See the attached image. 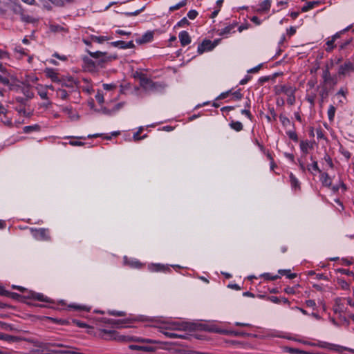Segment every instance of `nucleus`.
Here are the masks:
<instances>
[{"mask_svg":"<svg viewBox=\"0 0 354 354\" xmlns=\"http://www.w3.org/2000/svg\"><path fill=\"white\" fill-rule=\"evenodd\" d=\"M308 306L313 307L315 306V302L313 300H308L306 301Z\"/></svg>","mask_w":354,"mask_h":354,"instance_id":"nucleus-64","label":"nucleus"},{"mask_svg":"<svg viewBox=\"0 0 354 354\" xmlns=\"http://www.w3.org/2000/svg\"><path fill=\"white\" fill-rule=\"evenodd\" d=\"M122 106V103H118V104H117L114 106V108H113V111H118V110H119Z\"/></svg>","mask_w":354,"mask_h":354,"instance_id":"nucleus-63","label":"nucleus"},{"mask_svg":"<svg viewBox=\"0 0 354 354\" xmlns=\"http://www.w3.org/2000/svg\"><path fill=\"white\" fill-rule=\"evenodd\" d=\"M124 263L129 265L132 268H140L141 266V263L136 260H128L127 257L124 259Z\"/></svg>","mask_w":354,"mask_h":354,"instance_id":"nucleus-21","label":"nucleus"},{"mask_svg":"<svg viewBox=\"0 0 354 354\" xmlns=\"http://www.w3.org/2000/svg\"><path fill=\"white\" fill-rule=\"evenodd\" d=\"M15 80V77L10 73H7L6 75L0 73V82L3 85L9 86L10 88L12 86L10 80Z\"/></svg>","mask_w":354,"mask_h":354,"instance_id":"nucleus-9","label":"nucleus"},{"mask_svg":"<svg viewBox=\"0 0 354 354\" xmlns=\"http://www.w3.org/2000/svg\"><path fill=\"white\" fill-rule=\"evenodd\" d=\"M3 340L8 342H16L21 340V338L16 336L10 335L8 334H4Z\"/></svg>","mask_w":354,"mask_h":354,"instance_id":"nucleus-20","label":"nucleus"},{"mask_svg":"<svg viewBox=\"0 0 354 354\" xmlns=\"http://www.w3.org/2000/svg\"><path fill=\"white\" fill-rule=\"evenodd\" d=\"M20 17H21V19L23 21H25V22H27V23H32V22L35 21V20H34V19L32 17H31L29 15H25L24 12L21 13V15Z\"/></svg>","mask_w":354,"mask_h":354,"instance_id":"nucleus-33","label":"nucleus"},{"mask_svg":"<svg viewBox=\"0 0 354 354\" xmlns=\"http://www.w3.org/2000/svg\"><path fill=\"white\" fill-rule=\"evenodd\" d=\"M12 11L17 15H21V13H24L23 9L19 5H14L12 7Z\"/></svg>","mask_w":354,"mask_h":354,"instance_id":"nucleus-35","label":"nucleus"},{"mask_svg":"<svg viewBox=\"0 0 354 354\" xmlns=\"http://www.w3.org/2000/svg\"><path fill=\"white\" fill-rule=\"evenodd\" d=\"M111 44L114 47L120 48L122 49H125V41H113V42L111 43Z\"/></svg>","mask_w":354,"mask_h":354,"instance_id":"nucleus-34","label":"nucleus"},{"mask_svg":"<svg viewBox=\"0 0 354 354\" xmlns=\"http://www.w3.org/2000/svg\"><path fill=\"white\" fill-rule=\"evenodd\" d=\"M198 15V12L195 10H191L187 13V17L190 19H194Z\"/></svg>","mask_w":354,"mask_h":354,"instance_id":"nucleus-38","label":"nucleus"},{"mask_svg":"<svg viewBox=\"0 0 354 354\" xmlns=\"http://www.w3.org/2000/svg\"><path fill=\"white\" fill-rule=\"evenodd\" d=\"M0 72L1 73H3L6 75L7 73H9L7 69L2 65V64L0 63Z\"/></svg>","mask_w":354,"mask_h":354,"instance_id":"nucleus-59","label":"nucleus"},{"mask_svg":"<svg viewBox=\"0 0 354 354\" xmlns=\"http://www.w3.org/2000/svg\"><path fill=\"white\" fill-rule=\"evenodd\" d=\"M248 26H248V24H246V25H241V26H240L239 27L238 30H239V31L241 32H242L243 30H246V29H248Z\"/></svg>","mask_w":354,"mask_h":354,"instance_id":"nucleus-60","label":"nucleus"},{"mask_svg":"<svg viewBox=\"0 0 354 354\" xmlns=\"http://www.w3.org/2000/svg\"><path fill=\"white\" fill-rule=\"evenodd\" d=\"M178 37L183 46H185L191 43V37L187 31L180 32Z\"/></svg>","mask_w":354,"mask_h":354,"instance_id":"nucleus-11","label":"nucleus"},{"mask_svg":"<svg viewBox=\"0 0 354 354\" xmlns=\"http://www.w3.org/2000/svg\"><path fill=\"white\" fill-rule=\"evenodd\" d=\"M295 88L287 86H281L277 90L278 93L287 94V102L290 105H292L295 102Z\"/></svg>","mask_w":354,"mask_h":354,"instance_id":"nucleus-3","label":"nucleus"},{"mask_svg":"<svg viewBox=\"0 0 354 354\" xmlns=\"http://www.w3.org/2000/svg\"><path fill=\"white\" fill-rule=\"evenodd\" d=\"M84 61L86 64V67L89 71H93L95 68V62L88 58H84Z\"/></svg>","mask_w":354,"mask_h":354,"instance_id":"nucleus-25","label":"nucleus"},{"mask_svg":"<svg viewBox=\"0 0 354 354\" xmlns=\"http://www.w3.org/2000/svg\"><path fill=\"white\" fill-rule=\"evenodd\" d=\"M320 180L323 185L330 187L331 185V179L326 173H320Z\"/></svg>","mask_w":354,"mask_h":354,"instance_id":"nucleus-17","label":"nucleus"},{"mask_svg":"<svg viewBox=\"0 0 354 354\" xmlns=\"http://www.w3.org/2000/svg\"><path fill=\"white\" fill-rule=\"evenodd\" d=\"M57 95L62 100H66L68 97V93L64 89L59 88L57 91Z\"/></svg>","mask_w":354,"mask_h":354,"instance_id":"nucleus-31","label":"nucleus"},{"mask_svg":"<svg viewBox=\"0 0 354 354\" xmlns=\"http://www.w3.org/2000/svg\"><path fill=\"white\" fill-rule=\"evenodd\" d=\"M163 334L169 338H180V339H185V335H179L174 333H170V332H162Z\"/></svg>","mask_w":354,"mask_h":354,"instance_id":"nucleus-27","label":"nucleus"},{"mask_svg":"<svg viewBox=\"0 0 354 354\" xmlns=\"http://www.w3.org/2000/svg\"><path fill=\"white\" fill-rule=\"evenodd\" d=\"M271 3H272L271 0L263 1V2H261L259 4V8H257V11L259 13H264V12H268L270 8Z\"/></svg>","mask_w":354,"mask_h":354,"instance_id":"nucleus-12","label":"nucleus"},{"mask_svg":"<svg viewBox=\"0 0 354 354\" xmlns=\"http://www.w3.org/2000/svg\"><path fill=\"white\" fill-rule=\"evenodd\" d=\"M142 128H140V130H139L138 132H136V133H134V135H133V139H134L135 140H140L141 138H145V136H143L142 138H140V137H139V134H140V131H142Z\"/></svg>","mask_w":354,"mask_h":354,"instance_id":"nucleus-52","label":"nucleus"},{"mask_svg":"<svg viewBox=\"0 0 354 354\" xmlns=\"http://www.w3.org/2000/svg\"><path fill=\"white\" fill-rule=\"evenodd\" d=\"M230 127L236 131H240L243 129V124L240 122H232Z\"/></svg>","mask_w":354,"mask_h":354,"instance_id":"nucleus-30","label":"nucleus"},{"mask_svg":"<svg viewBox=\"0 0 354 354\" xmlns=\"http://www.w3.org/2000/svg\"><path fill=\"white\" fill-rule=\"evenodd\" d=\"M354 71V63L349 61L346 62L339 67V74L346 75Z\"/></svg>","mask_w":354,"mask_h":354,"instance_id":"nucleus-8","label":"nucleus"},{"mask_svg":"<svg viewBox=\"0 0 354 354\" xmlns=\"http://www.w3.org/2000/svg\"><path fill=\"white\" fill-rule=\"evenodd\" d=\"M46 74L47 77L50 78L53 82H57V83H62L61 80L58 77L57 73L55 72L54 69L52 68H46Z\"/></svg>","mask_w":354,"mask_h":354,"instance_id":"nucleus-14","label":"nucleus"},{"mask_svg":"<svg viewBox=\"0 0 354 354\" xmlns=\"http://www.w3.org/2000/svg\"><path fill=\"white\" fill-rule=\"evenodd\" d=\"M187 4V0H183L180 2H179L178 3L174 5V6H172L169 8V11L171 12H173L176 10H178L180 9V8L185 6V5Z\"/></svg>","mask_w":354,"mask_h":354,"instance_id":"nucleus-28","label":"nucleus"},{"mask_svg":"<svg viewBox=\"0 0 354 354\" xmlns=\"http://www.w3.org/2000/svg\"><path fill=\"white\" fill-rule=\"evenodd\" d=\"M89 55L95 59H99V64L100 63H105L109 61H111L113 59H115V57L112 56H108L106 53H103L101 51H96V52H91L89 50H87Z\"/></svg>","mask_w":354,"mask_h":354,"instance_id":"nucleus-6","label":"nucleus"},{"mask_svg":"<svg viewBox=\"0 0 354 354\" xmlns=\"http://www.w3.org/2000/svg\"><path fill=\"white\" fill-rule=\"evenodd\" d=\"M251 21L256 24L257 25H260L261 21V20L256 16H254L251 18Z\"/></svg>","mask_w":354,"mask_h":354,"instance_id":"nucleus-51","label":"nucleus"},{"mask_svg":"<svg viewBox=\"0 0 354 354\" xmlns=\"http://www.w3.org/2000/svg\"><path fill=\"white\" fill-rule=\"evenodd\" d=\"M140 85L146 91H152L157 88V84L153 82L144 75L140 76Z\"/></svg>","mask_w":354,"mask_h":354,"instance_id":"nucleus-4","label":"nucleus"},{"mask_svg":"<svg viewBox=\"0 0 354 354\" xmlns=\"http://www.w3.org/2000/svg\"><path fill=\"white\" fill-rule=\"evenodd\" d=\"M317 4H318V2H317V1L308 2L306 3V5L304 6L301 10L302 12H307V11L313 9L315 7V6Z\"/></svg>","mask_w":354,"mask_h":354,"instance_id":"nucleus-23","label":"nucleus"},{"mask_svg":"<svg viewBox=\"0 0 354 354\" xmlns=\"http://www.w3.org/2000/svg\"><path fill=\"white\" fill-rule=\"evenodd\" d=\"M241 113H242V114L245 115H246V116H248L249 118H251L250 112L248 110H245V109L242 110V111H241Z\"/></svg>","mask_w":354,"mask_h":354,"instance_id":"nucleus-62","label":"nucleus"},{"mask_svg":"<svg viewBox=\"0 0 354 354\" xmlns=\"http://www.w3.org/2000/svg\"><path fill=\"white\" fill-rule=\"evenodd\" d=\"M323 77H324V81H325V82H327L328 80H330V73H329L328 70H327V69H326V70L324 72V75H323Z\"/></svg>","mask_w":354,"mask_h":354,"instance_id":"nucleus-47","label":"nucleus"},{"mask_svg":"<svg viewBox=\"0 0 354 354\" xmlns=\"http://www.w3.org/2000/svg\"><path fill=\"white\" fill-rule=\"evenodd\" d=\"M109 314L114 316H124L125 313L123 311H117V310H109Z\"/></svg>","mask_w":354,"mask_h":354,"instance_id":"nucleus-39","label":"nucleus"},{"mask_svg":"<svg viewBox=\"0 0 354 354\" xmlns=\"http://www.w3.org/2000/svg\"><path fill=\"white\" fill-rule=\"evenodd\" d=\"M69 144L72 146H83L84 145V142L79 141H71Z\"/></svg>","mask_w":354,"mask_h":354,"instance_id":"nucleus-50","label":"nucleus"},{"mask_svg":"<svg viewBox=\"0 0 354 354\" xmlns=\"http://www.w3.org/2000/svg\"><path fill=\"white\" fill-rule=\"evenodd\" d=\"M327 348H328L330 350L337 351V352H342V351L343 350L342 347H340V346H337V345H328L327 346ZM345 349L346 348H344V350H345Z\"/></svg>","mask_w":354,"mask_h":354,"instance_id":"nucleus-37","label":"nucleus"},{"mask_svg":"<svg viewBox=\"0 0 354 354\" xmlns=\"http://www.w3.org/2000/svg\"><path fill=\"white\" fill-rule=\"evenodd\" d=\"M308 170L313 174V171H317L319 173H321V170L319 169L318 167V164L317 161H313L311 165L308 166Z\"/></svg>","mask_w":354,"mask_h":354,"instance_id":"nucleus-26","label":"nucleus"},{"mask_svg":"<svg viewBox=\"0 0 354 354\" xmlns=\"http://www.w3.org/2000/svg\"><path fill=\"white\" fill-rule=\"evenodd\" d=\"M233 96L236 100H241L242 98V94L240 93L239 91H236L234 93H233Z\"/></svg>","mask_w":354,"mask_h":354,"instance_id":"nucleus-48","label":"nucleus"},{"mask_svg":"<svg viewBox=\"0 0 354 354\" xmlns=\"http://www.w3.org/2000/svg\"><path fill=\"white\" fill-rule=\"evenodd\" d=\"M95 99L96 100L100 103V104H102L104 102V97L103 95L98 93L96 95H95Z\"/></svg>","mask_w":354,"mask_h":354,"instance_id":"nucleus-45","label":"nucleus"},{"mask_svg":"<svg viewBox=\"0 0 354 354\" xmlns=\"http://www.w3.org/2000/svg\"><path fill=\"white\" fill-rule=\"evenodd\" d=\"M287 134H288V137L290 139H292V140H293L295 141H297L298 140L297 136V134H296V133L295 131H288L287 133Z\"/></svg>","mask_w":354,"mask_h":354,"instance_id":"nucleus-42","label":"nucleus"},{"mask_svg":"<svg viewBox=\"0 0 354 354\" xmlns=\"http://www.w3.org/2000/svg\"><path fill=\"white\" fill-rule=\"evenodd\" d=\"M324 160L330 167L332 168L333 167L332 160L328 155L325 156Z\"/></svg>","mask_w":354,"mask_h":354,"instance_id":"nucleus-46","label":"nucleus"},{"mask_svg":"<svg viewBox=\"0 0 354 354\" xmlns=\"http://www.w3.org/2000/svg\"><path fill=\"white\" fill-rule=\"evenodd\" d=\"M152 38L153 33L151 32H148L145 33L144 35H142V37L140 39H137L136 41L139 44H145L150 41L152 39Z\"/></svg>","mask_w":354,"mask_h":354,"instance_id":"nucleus-18","label":"nucleus"},{"mask_svg":"<svg viewBox=\"0 0 354 354\" xmlns=\"http://www.w3.org/2000/svg\"><path fill=\"white\" fill-rule=\"evenodd\" d=\"M74 323H75L76 325H77L80 328H86V327H87V324H86L81 322L80 321H74Z\"/></svg>","mask_w":354,"mask_h":354,"instance_id":"nucleus-57","label":"nucleus"},{"mask_svg":"<svg viewBox=\"0 0 354 354\" xmlns=\"http://www.w3.org/2000/svg\"><path fill=\"white\" fill-rule=\"evenodd\" d=\"M196 328L194 330H205L208 332L216 333L219 334H228V331L221 329L214 324H194Z\"/></svg>","mask_w":354,"mask_h":354,"instance_id":"nucleus-2","label":"nucleus"},{"mask_svg":"<svg viewBox=\"0 0 354 354\" xmlns=\"http://www.w3.org/2000/svg\"><path fill=\"white\" fill-rule=\"evenodd\" d=\"M39 94L42 99H47V93L46 91L39 92Z\"/></svg>","mask_w":354,"mask_h":354,"instance_id":"nucleus-61","label":"nucleus"},{"mask_svg":"<svg viewBox=\"0 0 354 354\" xmlns=\"http://www.w3.org/2000/svg\"><path fill=\"white\" fill-rule=\"evenodd\" d=\"M296 32V28L295 27H290L287 30V34L290 36L293 35Z\"/></svg>","mask_w":354,"mask_h":354,"instance_id":"nucleus-49","label":"nucleus"},{"mask_svg":"<svg viewBox=\"0 0 354 354\" xmlns=\"http://www.w3.org/2000/svg\"><path fill=\"white\" fill-rule=\"evenodd\" d=\"M31 297L34 299L41 301H45V302H50V299L48 298L47 297L44 296L43 294L37 293L35 292H32L31 293Z\"/></svg>","mask_w":354,"mask_h":354,"instance_id":"nucleus-16","label":"nucleus"},{"mask_svg":"<svg viewBox=\"0 0 354 354\" xmlns=\"http://www.w3.org/2000/svg\"><path fill=\"white\" fill-rule=\"evenodd\" d=\"M261 66V65L259 64V66L248 70V73H256L260 69Z\"/></svg>","mask_w":354,"mask_h":354,"instance_id":"nucleus-56","label":"nucleus"},{"mask_svg":"<svg viewBox=\"0 0 354 354\" xmlns=\"http://www.w3.org/2000/svg\"><path fill=\"white\" fill-rule=\"evenodd\" d=\"M236 23H233L232 24H230L225 28H222L221 30H219L218 35H225L230 34L232 30L234 29V28L236 26Z\"/></svg>","mask_w":354,"mask_h":354,"instance_id":"nucleus-15","label":"nucleus"},{"mask_svg":"<svg viewBox=\"0 0 354 354\" xmlns=\"http://www.w3.org/2000/svg\"><path fill=\"white\" fill-rule=\"evenodd\" d=\"M134 44L133 41H130L129 42H125V49L126 48H134Z\"/></svg>","mask_w":354,"mask_h":354,"instance_id":"nucleus-54","label":"nucleus"},{"mask_svg":"<svg viewBox=\"0 0 354 354\" xmlns=\"http://www.w3.org/2000/svg\"><path fill=\"white\" fill-rule=\"evenodd\" d=\"M69 307L73 308L76 310H86V311L89 310V308H88L86 306H78V305H75V304L70 305Z\"/></svg>","mask_w":354,"mask_h":354,"instance_id":"nucleus-40","label":"nucleus"},{"mask_svg":"<svg viewBox=\"0 0 354 354\" xmlns=\"http://www.w3.org/2000/svg\"><path fill=\"white\" fill-rule=\"evenodd\" d=\"M189 24V21L186 17L183 18L180 21L178 22L177 26L178 27H184Z\"/></svg>","mask_w":354,"mask_h":354,"instance_id":"nucleus-36","label":"nucleus"},{"mask_svg":"<svg viewBox=\"0 0 354 354\" xmlns=\"http://www.w3.org/2000/svg\"><path fill=\"white\" fill-rule=\"evenodd\" d=\"M120 339L122 342H134L139 343V344H131V345H129V348L131 350H136V351L145 352V353L155 352L156 351L157 348L155 346H149L148 344L158 343V341L152 339L142 338V337H134V336L121 335L120 337Z\"/></svg>","mask_w":354,"mask_h":354,"instance_id":"nucleus-1","label":"nucleus"},{"mask_svg":"<svg viewBox=\"0 0 354 354\" xmlns=\"http://www.w3.org/2000/svg\"><path fill=\"white\" fill-rule=\"evenodd\" d=\"M35 346L41 348L42 350L41 351L44 352V351L47 350L49 346H57V347H62L64 346L62 344H44L38 341H31Z\"/></svg>","mask_w":354,"mask_h":354,"instance_id":"nucleus-13","label":"nucleus"},{"mask_svg":"<svg viewBox=\"0 0 354 354\" xmlns=\"http://www.w3.org/2000/svg\"><path fill=\"white\" fill-rule=\"evenodd\" d=\"M214 48V46L212 44L209 40H205L198 47V52L199 54H202L205 50H211Z\"/></svg>","mask_w":354,"mask_h":354,"instance_id":"nucleus-10","label":"nucleus"},{"mask_svg":"<svg viewBox=\"0 0 354 354\" xmlns=\"http://www.w3.org/2000/svg\"><path fill=\"white\" fill-rule=\"evenodd\" d=\"M63 112L67 113L69 118L73 120H77L79 119V115L77 114H74L72 112V109L71 107L65 106L62 108Z\"/></svg>","mask_w":354,"mask_h":354,"instance_id":"nucleus-19","label":"nucleus"},{"mask_svg":"<svg viewBox=\"0 0 354 354\" xmlns=\"http://www.w3.org/2000/svg\"><path fill=\"white\" fill-rule=\"evenodd\" d=\"M334 39H331L330 40H328L327 42H326V44L327 46H328V48H330V50H331L332 48H333V43H334ZM327 50H329V49H327Z\"/></svg>","mask_w":354,"mask_h":354,"instance_id":"nucleus-55","label":"nucleus"},{"mask_svg":"<svg viewBox=\"0 0 354 354\" xmlns=\"http://www.w3.org/2000/svg\"><path fill=\"white\" fill-rule=\"evenodd\" d=\"M312 147L311 144L306 140V141H301L300 142V148L301 149V151L303 152H304L305 153H308V150L309 148H310Z\"/></svg>","mask_w":354,"mask_h":354,"instance_id":"nucleus-22","label":"nucleus"},{"mask_svg":"<svg viewBox=\"0 0 354 354\" xmlns=\"http://www.w3.org/2000/svg\"><path fill=\"white\" fill-rule=\"evenodd\" d=\"M103 88L105 90H111L113 88H115V85H113V84H103Z\"/></svg>","mask_w":354,"mask_h":354,"instance_id":"nucleus-53","label":"nucleus"},{"mask_svg":"<svg viewBox=\"0 0 354 354\" xmlns=\"http://www.w3.org/2000/svg\"><path fill=\"white\" fill-rule=\"evenodd\" d=\"M110 39L107 37H104V36H100V37H98V36H92L91 37V40L94 42H97V43H102L103 41H107V40H109Z\"/></svg>","mask_w":354,"mask_h":354,"instance_id":"nucleus-29","label":"nucleus"},{"mask_svg":"<svg viewBox=\"0 0 354 354\" xmlns=\"http://www.w3.org/2000/svg\"><path fill=\"white\" fill-rule=\"evenodd\" d=\"M32 236L37 240L46 241L49 239L48 232L44 228L31 229Z\"/></svg>","mask_w":354,"mask_h":354,"instance_id":"nucleus-7","label":"nucleus"},{"mask_svg":"<svg viewBox=\"0 0 354 354\" xmlns=\"http://www.w3.org/2000/svg\"><path fill=\"white\" fill-rule=\"evenodd\" d=\"M280 120H281V123L283 124V125H284V126H287L288 124H289L290 123V120L285 116H280Z\"/></svg>","mask_w":354,"mask_h":354,"instance_id":"nucleus-44","label":"nucleus"},{"mask_svg":"<svg viewBox=\"0 0 354 354\" xmlns=\"http://www.w3.org/2000/svg\"><path fill=\"white\" fill-rule=\"evenodd\" d=\"M39 129V127L37 125L35 126H26L24 127V131L28 133L32 130H37Z\"/></svg>","mask_w":354,"mask_h":354,"instance_id":"nucleus-43","label":"nucleus"},{"mask_svg":"<svg viewBox=\"0 0 354 354\" xmlns=\"http://www.w3.org/2000/svg\"><path fill=\"white\" fill-rule=\"evenodd\" d=\"M316 132L318 138H324V133L321 129H317Z\"/></svg>","mask_w":354,"mask_h":354,"instance_id":"nucleus-58","label":"nucleus"},{"mask_svg":"<svg viewBox=\"0 0 354 354\" xmlns=\"http://www.w3.org/2000/svg\"><path fill=\"white\" fill-rule=\"evenodd\" d=\"M290 180L291 185L293 188H295V189L299 188V181H298L297 178L292 174H290Z\"/></svg>","mask_w":354,"mask_h":354,"instance_id":"nucleus-24","label":"nucleus"},{"mask_svg":"<svg viewBox=\"0 0 354 354\" xmlns=\"http://www.w3.org/2000/svg\"><path fill=\"white\" fill-rule=\"evenodd\" d=\"M335 108L333 106H330L328 110V119L330 121H333L335 117Z\"/></svg>","mask_w":354,"mask_h":354,"instance_id":"nucleus-32","label":"nucleus"},{"mask_svg":"<svg viewBox=\"0 0 354 354\" xmlns=\"http://www.w3.org/2000/svg\"><path fill=\"white\" fill-rule=\"evenodd\" d=\"M170 329L176 330H194L196 327L193 324V323L188 322H173L170 324Z\"/></svg>","mask_w":354,"mask_h":354,"instance_id":"nucleus-5","label":"nucleus"},{"mask_svg":"<svg viewBox=\"0 0 354 354\" xmlns=\"http://www.w3.org/2000/svg\"><path fill=\"white\" fill-rule=\"evenodd\" d=\"M23 93L28 98H31L33 96L32 92L28 88H24Z\"/></svg>","mask_w":354,"mask_h":354,"instance_id":"nucleus-41","label":"nucleus"}]
</instances>
